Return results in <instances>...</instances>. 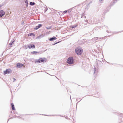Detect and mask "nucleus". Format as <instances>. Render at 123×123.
Returning a JSON list of instances; mask_svg holds the SVG:
<instances>
[{"instance_id": "nucleus-1", "label": "nucleus", "mask_w": 123, "mask_h": 123, "mask_svg": "<svg viewBox=\"0 0 123 123\" xmlns=\"http://www.w3.org/2000/svg\"><path fill=\"white\" fill-rule=\"evenodd\" d=\"M75 51L77 55H80L82 53L83 50L81 47L79 46L76 48Z\"/></svg>"}, {"instance_id": "nucleus-2", "label": "nucleus", "mask_w": 123, "mask_h": 123, "mask_svg": "<svg viewBox=\"0 0 123 123\" xmlns=\"http://www.w3.org/2000/svg\"><path fill=\"white\" fill-rule=\"evenodd\" d=\"M45 60H46V59L45 58H40L39 59L36 60L35 61V62L37 63L43 62H45L46 61Z\"/></svg>"}, {"instance_id": "nucleus-3", "label": "nucleus", "mask_w": 123, "mask_h": 123, "mask_svg": "<svg viewBox=\"0 0 123 123\" xmlns=\"http://www.w3.org/2000/svg\"><path fill=\"white\" fill-rule=\"evenodd\" d=\"M67 63L69 64H72L74 63V59L73 57L69 58L67 61Z\"/></svg>"}, {"instance_id": "nucleus-4", "label": "nucleus", "mask_w": 123, "mask_h": 123, "mask_svg": "<svg viewBox=\"0 0 123 123\" xmlns=\"http://www.w3.org/2000/svg\"><path fill=\"white\" fill-rule=\"evenodd\" d=\"M12 72V70L10 69H7L6 70L3 71V74L5 75L6 74H8L11 73Z\"/></svg>"}, {"instance_id": "nucleus-5", "label": "nucleus", "mask_w": 123, "mask_h": 123, "mask_svg": "<svg viewBox=\"0 0 123 123\" xmlns=\"http://www.w3.org/2000/svg\"><path fill=\"white\" fill-rule=\"evenodd\" d=\"M86 42V40L84 39L82 40H79L78 42V44L79 45H82L84 44Z\"/></svg>"}, {"instance_id": "nucleus-6", "label": "nucleus", "mask_w": 123, "mask_h": 123, "mask_svg": "<svg viewBox=\"0 0 123 123\" xmlns=\"http://www.w3.org/2000/svg\"><path fill=\"white\" fill-rule=\"evenodd\" d=\"M107 37V36H106L104 37H102V38H98L97 37H94L92 39V40L93 41H94L96 40H98V41H100V39H103V38L104 39L105 38H106Z\"/></svg>"}, {"instance_id": "nucleus-7", "label": "nucleus", "mask_w": 123, "mask_h": 123, "mask_svg": "<svg viewBox=\"0 0 123 123\" xmlns=\"http://www.w3.org/2000/svg\"><path fill=\"white\" fill-rule=\"evenodd\" d=\"M5 14V12L3 10H0V17H2Z\"/></svg>"}, {"instance_id": "nucleus-8", "label": "nucleus", "mask_w": 123, "mask_h": 123, "mask_svg": "<svg viewBox=\"0 0 123 123\" xmlns=\"http://www.w3.org/2000/svg\"><path fill=\"white\" fill-rule=\"evenodd\" d=\"M28 47L30 49L31 48H35V45L34 44H29L28 45Z\"/></svg>"}, {"instance_id": "nucleus-9", "label": "nucleus", "mask_w": 123, "mask_h": 123, "mask_svg": "<svg viewBox=\"0 0 123 123\" xmlns=\"http://www.w3.org/2000/svg\"><path fill=\"white\" fill-rule=\"evenodd\" d=\"M42 26V24H39L38 25V26H36L34 28L35 30H37L40 27Z\"/></svg>"}, {"instance_id": "nucleus-10", "label": "nucleus", "mask_w": 123, "mask_h": 123, "mask_svg": "<svg viewBox=\"0 0 123 123\" xmlns=\"http://www.w3.org/2000/svg\"><path fill=\"white\" fill-rule=\"evenodd\" d=\"M24 65L22 64L18 63L17 64V67L18 68L22 67Z\"/></svg>"}, {"instance_id": "nucleus-11", "label": "nucleus", "mask_w": 123, "mask_h": 123, "mask_svg": "<svg viewBox=\"0 0 123 123\" xmlns=\"http://www.w3.org/2000/svg\"><path fill=\"white\" fill-rule=\"evenodd\" d=\"M44 36V35H40L39 36L37 37L36 38V39H40L41 38L43 37Z\"/></svg>"}, {"instance_id": "nucleus-12", "label": "nucleus", "mask_w": 123, "mask_h": 123, "mask_svg": "<svg viewBox=\"0 0 123 123\" xmlns=\"http://www.w3.org/2000/svg\"><path fill=\"white\" fill-rule=\"evenodd\" d=\"M31 54L34 55H37V53L39 54H40L41 52H37L36 51H33L31 52Z\"/></svg>"}, {"instance_id": "nucleus-13", "label": "nucleus", "mask_w": 123, "mask_h": 123, "mask_svg": "<svg viewBox=\"0 0 123 123\" xmlns=\"http://www.w3.org/2000/svg\"><path fill=\"white\" fill-rule=\"evenodd\" d=\"M57 39L56 37L55 36H53L52 37L50 38H49V40L50 41H52L55 40Z\"/></svg>"}, {"instance_id": "nucleus-14", "label": "nucleus", "mask_w": 123, "mask_h": 123, "mask_svg": "<svg viewBox=\"0 0 123 123\" xmlns=\"http://www.w3.org/2000/svg\"><path fill=\"white\" fill-rule=\"evenodd\" d=\"M11 106L12 110H15V108L14 106L13 103H12L11 104Z\"/></svg>"}, {"instance_id": "nucleus-15", "label": "nucleus", "mask_w": 123, "mask_h": 123, "mask_svg": "<svg viewBox=\"0 0 123 123\" xmlns=\"http://www.w3.org/2000/svg\"><path fill=\"white\" fill-rule=\"evenodd\" d=\"M77 24H76L75 25H71L70 26V27L72 29H73V28H75L76 27H77Z\"/></svg>"}, {"instance_id": "nucleus-16", "label": "nucleus", "mask_w": 123, "mask_h": 123, "mask_svg": "<svg viewBox=\"0 0 123 123\" xmlns=\"http://www.w3.org/2000/svg\"><path fill=\"white\" fill-rule=\"evenodd\" d=\"M85 23H84V25H85L86 26H87V25L88 26H89V23L88 22L86 21H85Z\"/></svg>"}, {"instance_id": "nucleus-17", "label": "nucleus", "mask_w": 123, "mask_h": 123, "mask_svg": "<svg viewBox=\"0 0 123 123\" xmlns=\"http://www.w3.org/2000/svg\"><path fill=\"white\" fill-rule=\"evenodd\" d=\"M28 36H32L33 37H34L35 36V35L33 33H31L28 35Z\"/></svg>"}, {"instance_id": "nucleus-18", "label": "nucleus", "mask_w": 123, "mask_h": 123, "mask_svg": "<svg viewBox=\"0 0 123 123\" xmlns=\"http://www.w3.org/2000/svg\"><path fill=\"white\" fill-rule=\"evenodd\" d=\"M35 4V3L34 2H30V5L31 6L34 5Z\"/></svg>"}, {"instance_id": "nucleus-19", "label": "nucleus", "mask_w": 123, "mask_h": 123, "mask_svg": "<svg viewBox=\"0 0 123 123\" xmlns=\"http://www.w3.org/2000/svg\"><path fill=\"white\" fill-rule=\"evenodd\" d=\"M14 42V41L13 40H12L10 43H9V44L10 45H12L13 43Z\"/></svg>"}, {"instance_id": "nucleus-20", "label": "nucleus", "mask_w": 123, "mask_h": 123, "mask_svg": "<svg viewBox=\"0 0 123 123\" xmlns=\"http://www.w3.org/2000/svg\"><path fill=\"white\" fill-rule=\"evenodd\" d=\"M42 115H45V116H49V115H43V114H42ZM62 116L61 115H49V116Z\"/></svg>"}, {"instance_id": "nucleus-21", "label": "nucleus", "mask_w": 123, "mask_h": 123, "mask_svg": "<svg viewBox=\"0 0 123 123\" xmlns=\"http://www.w3.org/2000/svg\"><path fill=\"white\" fill-rule=\"evenodd\" d=\"M113 5V4L112 3H111L109 6V8L110 9L111 7Z\"/></svg>"}, {"instance_id": "nucleus-22", "label": "nucleus", "mask_w": 123, "mask_h": 123, "mask_svg": "<svg viewBox=\"0 0 123 123\" xmlns=\"http://www.w3.org/2000/svg\"><path fill=\"white\" fill-rule=\"evenodd\" d=\"M51 28V26L50 27H46V28L47 29H50Z\"/></svg>"}, {"instance_id": "nucleus-23", "label": "nucleus", "mask_w": 123, "mask_h": 123, "mask_svg": "<svg viewBox=\"0 0 123 123\" xmlns=\"http://www.w3.org/2000/svg\"><path fill=\"white\" fill-rule=\"evenodd\" d=\"M25 3L26 4H28V1L27 0H25Z\"/></svg>"}, {"instance_id": "nucleus-24", "label": "nucleus", "mask_w": 123, "mask_h": 123, "mask_svg": "<svg viewBox=\"0 0 123 123\" xmlns=\"http://www.w3.org/2000/svg\"><path fill=\"white\" fill-rule=\"evenodd\" d=\"M67 10H65L63 12V13L64 14L66 13L67 12Z\"/></svg>"}, {"instance_id": "nucleus-25", "label": "nucleus", "mask_w": 123, "mask_h": 123, "mask_svg": "<svg viewBox=\"0 0 123 123\" xmlns=\"http://www.w3.org/2000/svg\"><path fill=\"white\" fill-rule=\"evenodd\" d=\"M15 117V118L17 117V118H21V117H20V116H16Z\"/></svg>"}, {"instance_id": "nucleus-26", "label": "nucleus", "mask_w": 123, "mask_h": 123, "mask_svg": "<svg viewBox=\"0 0 123 123\" xmlns=\"http://www.w3.org/2000/svg\"><path fill=\"white\" fill-rule=\"evenodd\" d=\"M68 11H67V12H68V13H70L71 12V11L70 10V9H69V10H67Z\"/></svg>"}, {"instance_id": "nucleus-27", "label": "nucleus", "mask_w": 123, "mask_h": 123, "mask_svg": "<svg viewBox=\"0 0 123 123\" xmlns=\"http://www.w3.org/2000/svg\"><path fill=\"white\" fill-rule=\"evenodd\" d=\"M59 43V42H57L55 43H54L53 44V45H55Z\"/></svg>"}, {"instance_id": "nucleus-28", "label": "nucleus", "mask_w": 123, "mask_h": 123, "mask_svg": "<svg viewBox=\"0 0 123 123\" xmlns=\"http://www.w3.org/2000/svg\"><path fill=\"white\" fill-rule=\"evenodd\" d=\"M119 114L121 115V117H123V114L122 113H119Z\"/></svg>"}, {"instance_id": "nucleus-29", "label": "nucleus", "mask_w": 123, "mask_h": 123, "mask_svg": "<svg viewBox=\"0 0 123 123\" xmlns=\"http://www.w3.org/2000/svg\"><path fill=\"white\" fill-rule=\"evenodd\" d=\"M47 10H48V9L47 8H45V9L44 11V12H46Z\"/></svg>"}, {"instance_id": "nucleus-30", "label": "nucleus", "mask_w": 123, "mask_h": 123, "mask_svg": "<svg viewBox=\"0 0 123 123\" xmlns=\"http://www.w3.org/2000/svg\"><path fill=\"white\" fill-rule=\"evenodd\" d=\"M84 16V15L83 14H82V15H81V18H82Z\"/></svg>"}, {"instance_id": "nucleus-31", "label": "nucleus", "mask_w": 123, "mask_h": 123, "mask_svg": "<svg viewBox=\"0 0 123 123\" xmlns=\"http://www.w3.org/2000/svg\"><path fill=\"white\" fill-rule=\"evenodd\" d=\"M94 68H94V73H95V71H96V70H95L96 68H95V67H94Z\"/></svg>"}, {"instance_id": "nucleus-32", "label": "nucleus", "mask_w": 123, "mask_h": 123, "mask_svg": "<svg viewBox=\"0 0 123 123\" xmlns=\"http://www.w3.org/2000/svg\"><path fill=\"white\" fill-rule=\"evenodd\" d=\"M13 82H14L16 80V79L14 78H13Z\"/></svg>"}, {"instance_id": "nucleus-33", "label": "nucleus", "mask_w": 123, "mask_h": 123, "mask_svg": "<svg viewBox=\"0 0 123 123\" xmlns=\"http://www.w3.org/2000/svg\"><path fill=\"white\" fill-rule=\"evenodd\" d=\"M28 4H26V7H28Z\"/></svg>"}, {"instance_id": "nucleus-34", "label": "nucleus", "mask_w": 123, "mask_h": 123, "mask_svg": "<svg viewBox=\"0 0 123 123\" xmlns=\"http://www.w3.org/2000/svg\"><path fill=\"white\" fill-rule=\"evenodd\" d=\"M3 5H0V8L1 7L3 6Z\"/></svg>"}, {"instance_id": "nucleus-35", "label": "nucleus", "mask_w": 123, "mask_h": 123, "mask_svg": "<svg viewBox=\"0 0 123 123\" xmlns=\"http://www.w3.org/2000/svg\"><path fill=\"white\" fill-rule=\"evenodd\" d=\"M119 0H115V1L116 2H117V1H118Z\"/></svg>"}, {"instance_id": "nucleus-36", "label": "nucleus", "mask_w": 123, "mask_h": 123, "mask_svg": "<svg viewBox=\"0 0 123 123\" xmlns=\"http://www.w3.org/2000/svg\"><path fill=\"white\" fill-rule=\"evenodd\" d=\"M103 0H100V1H103Z\"/></svg>"}, {"instance_id": "nucleus-37", "label": "nucleus", "mask_w": 123, "mask_h": 123, "mask_svg": "<svg viewBox=\"0 0 123 123\" xmlns=\"http://www.w3.org/2000/svg\"><path fill=\"white\" fill-rule=\"evenodd\" d=\"M13 117H12L11 118H13Z\"/></svg>"}, {"instance_id": "nucleus-38", "label": "nucleus", "mask_w": 123, "mask_h": 123, "mask_svg": "<svg viewBox=\"0 0 123 123\" xmlns=\"http://www.w3.org/2000/svg\"><path fill=\"white\" fill-rule=\"evenodd\" d=\"M107 12H108L109 11V10H107Z\"/></svg>"}, {"instance_id": "nucleus-39", "label": "nucleus", "mask_w": 123, "mask_h": 123, "mask_svg": "<svg viewBox=\"0 0 123 123\" xmlns=\"http://www.w3.org/2000/svg\"><path fill=\"white\" fill-rule=\"evenodd\" d=\"M81 99L80 101H79L78 102H79L80 100H81Z\"/></svg>"}, {"instance_id": "nucleus-40", "label": "nucleus", "mask_w": 123, "mask_h": 123, "mask_svg": "<svg viewBox=\"0 0 123 123\" xmlns=\"http://www.w3.org/2000/svg\"><path fill=\"white\" fill-rule=\"evenodd\" d=\"M76 100H77V99H76Z\"/></svg>"}, {"instance_id": "nucleus-41", "label": "nucleus", "mask_w": 123, "mask_h": 123, "mask_svg": "<svg viewBox=\"0 0 123 123\" xmlns=\"http://www.w3.org/2000/svg\"><path fill=\"white\" fill-rule=\"evenodd\" d=\"M26 49H27V48H26Z\"/></svg>"}, {"instance_id": "nucleus-42", "label": "nucleus", "mask_w": 123, "mask_h": 123, "mask_svg": "<svg viewBox=\"0 0 123 123\" xmlns=\"http://www.w3.org/2000/svg\"><path fill=\"white\" fill-rule=\"evenodd\" d=\"M86 17H85V18Z\"/></svg>"}]
</instances>
